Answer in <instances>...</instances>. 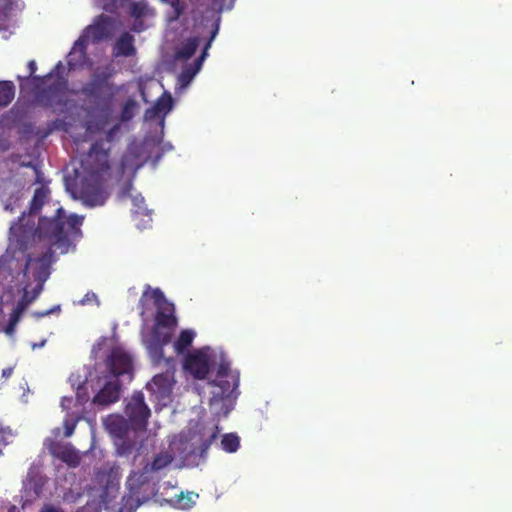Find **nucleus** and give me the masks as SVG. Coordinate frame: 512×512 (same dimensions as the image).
<instances>
[{"label": "nucleus", "instance_id": "obj_7", "mask_svg": "<svg viewBox=\"0 0 512 512\" xmlns=\"http://www.w3.org/2000/svg\"><path fill=\"white\" fill-rule=\"evenodd\" d=\"M81 93L93 99L95 104L101 106L102 111L109 113L117 88L108 81V75H96L82 87Z\"/></svg>", "mask_w": 512, "mask_h": 512}, {"label": "nucleus", "instance_id": "obj_17", "mask_svg": "<svg viewBox=\"0 0 512 512\" xmlns=\"http://www.w3.org/2000/svg\"><path fill=\"white\" fill-rule=\"evenodd\" d=\"M109 367L111 373L118 377L131 371L132 359L124 352L114 351L110 356Z\"/></svg>", "mask_w": 512, "mask_h": 512}, {"label": "nucleus", "instance_id": "obj_36", "mask_svg": "<svg viewBox=\"0 0 512 512\" xmlns=\"http://www.w3.org/2000/svg\"><path fill=\"white\" fill-rule=\"evenodd\" d=\"M131 13L133 16L140 18L144 14V6L134 3L131 7Z\"/></svg>", "mask_w": 512, "mask_h": 512}, {"label": "nucleus", "instance_id": "obj_1", "mask_svg": "<svg viewBox=\"0 0 512 512\" xmlns=\"http://www.w3.org/2000/svg\"><path fill=\"white\" fill-rule=\"evenodd\" d=\"M33 222L13 223L9 229V247L0 256V276L18 286L27 276L33 259L27 250L33 242Z\"/></svg>", "mask_w": 512, "mask_h": 512}, {"label": "nucleus", "instance_id": "obj_16", "mask_svg": "<svg viewBox=\"0 0 512 512\" xmlns=\"http://www.w3.org/2000/svg\"><path fill=\"white\" fill-rule=\"evenodd\" d=\"M49 450L52 455L70 467H77L80 464L81 457L70 444H54Z\"/></svg>", "mask_w": 512, "mask_h": 512}, {"label": "nucleus", "instance_id": "obj_42", "mask_svg": "<svg viewBox=\"0 0 512 512\" xmlns=\"http://www.w3.org/2000/svg\"><path fill=\"white\" fill-rule=\"evenodd\" d=\"M12 373H13V368H11V367H8V368H5L2 370V376L4 378L10 377L12 375Z\"/></svg>", "mask_w": 512, "mask_h": 512}, {"label": "nucleus", "instance_id": "obj_43", "mask_svg": "<svg viewBox=\"0 0 512 512\" xmlns=\"http://www.w3.org/2000/svg\"><path fill=\"white\" fill-rule=\"evenodd\" d=\"M132 30L135 31V32H141L143 30V23H142V21H140L139 24H135L132 27Z\"/></svg>", "mask_w": 512, "mask_h": 512}, {"label": "nucleus", "instance_id": "obj_11", "mask_svg": "<svg viewBox=\"0 0 512 512\" xmlns=\"http://www.w3.org/2000/svg\"><path fill=\"white\" fill-rule=\"evenodd\" d=\"M166 371L155 375L147 383L146 388L154 394L158 401L168 399L172 393L175 372V360L171 357L166 359Z\"/></svg>", "mask_w": 512, "mask_h": 512}, {"label": "nucleus", "instance_id": "obj_12", "mask_svg": "<svg viewBox=\"0 0 512 512\" xmlns=\"http://www.w3.org/2000/svg\"><path fill=\"white\" fill-rule=\"evenodd\" d=\"M183 366L195 379L203 380L210 371L209 357L199 350L195 351L185 357Z\"/></svg>", "mask_w": 512, "mask_h": 512}, {"label": "nucleus", "instance_id": "obj_3", "mask_svg": "<svg viewBox=\"0 0 512 512\" xmlns=\"http://www.w3.org/2000/svg\"><path fill=\"white\" fill-rule=\"evenodd\" d=\"M28 220L33 222V241L35 238L47 240L51 246H67L68 237L65 232V211L62 207L56 209V213L52 218L40 217L38 225L35 226V219L26 217L23 212L16 223H27Z\"/></svg>", "mask_w": 512, "mask_h": 512}, {"label": "nucleus", "instance_id": "obj_34", "mask_svg": "<svg viewBox=\"0 0 512 512\" xmlns=\"http://www.w3.org/2000/svg\"><path fill=\"white\" fill-rule=\"evenodd\" d=\"M91 31L95 39H102L107 36V28L102 24H97L91 27Z\"/></svg>", "mask_w": 512, "mask_h": 512}, {"label": "nucleus", "instance_id": "obj_6", "mask_svg": "<svg viewBox=\"0 0 512 512\" xmlns=\"http://www.w3.org/2000/svg\"><path fill=\"white\" fill-rule=\"evenodd\" d=\"M67 81L63 77H57L51 84L38 90L35 94L36 103L51 109L56 114H63L67 110Z\"/></svg>", "mask_w": 512, "mask_h": 512}, {"label": "nucleus", "instance_id": "obj_10", "mask_svg": "<svg viewBox=\"0 0 512 512\" xmlns=\"http://www.w3.org/2000/svg\"><path fill=\"white\" fill-rule=\"evenodd\" d=\"M106 430L120 443L118 445V453L120 455H128L134 449V443L127 441L129 431L132 430L130 421L121 415H110L105 420Z\"/></svg>", "mask_w": 512, "mask_h": 512}, {"label": "nucleus", "instance_id": "obj_22", "mask_svg": "<svg viewBox=\"0 0 512 512\" xmlns=\"http://www.w3.org/2000/svg\"><path fill=\"white\" fill-rule=\"evenodd\" d=\"M200 45L199 37H190L186 39L184 42L180 44V46L176 49L175 58L177 60H188L190 59L196 52L197 48Z\"/></svg>", "mask_w": 512, "mask_h": 512}, {"label": "nucleus", "instance_id": "obj_18", "mask_svg": "<svg viewBox=\"0 0 512 512\" xmlns=\"http://www.w3.org/2000/svg\"><path fill=\"white\" fill-rule=\"evenodd\" d=\"M53 254L54 252L51 248H49L45 253H43L38 258L33 260L37 266L35 278L38 282L37 284H42V288L44 287V282L48 279L50 275V266Z\"/></svg>", "mask_w": 512, "mask_h": 512}, {"label": "nucleus", "instance_id": "obj_29", "mask_svg": "<svg viewBox=\"0 0 512 512\" xmlns=\"http://www.w3.org/2000/svg\"><path fill=\"white\" fill-rule=\"evenodd\" d=\"M84 217L77 214L65 216V232L66 237L68 234H77L80 232V227L83 224Z\"/></svg>", "mask_w": 512, "mask_h": 512}, {"label": "nucleus", "instance_id": "obj_4", "mask_svg": "<svg viewBox=\"0 0 512 512\" xmlns=\"http://www.w3.org/2000/svg\"><path fill=\"white\" fill-rule=\"evenodd\" d=\"M217 379L211 384L214 387L212 396L209 399L210 407L222 403L223 406L231 404L238 396L239 372L233 371L230 362L221 361L217 369Z\"/></svg>", "mask_w": 512, "mask_h": 512}, {"label": "nucleus", "instance_id": "obj_9", "mask_svg": "<svg viewBox=\"0 0 512 512\" xmlns=\"http://www.w3.org/2000/svg\"><path fill=\"white\" fill-rule=\"evenodd\" d=\"M220 433V429L218 426H215L212 434L203 439L199 445H196L194 442L183 441L182 439L179 442V446L177 447V451L183 462L188 465H198L200 460H204L207 455V451L216 441Z\"/></svg>", "mask_w": 512, "mask_h": 512}, {"label": "nucleus", "instance_id": "obj_27", "mask_svg": "<svg viewBox=\"0 0 512 512\" xmlns=\"http://www.w3.org/2000/svg\"><path fill=\"white\" fill-rule=\"evenodd\" d=\"M15 97V86L12 81H0V108L7 107Z\"/></svg>", "mask_w": 512, "mask_h": 512}, {"label": "nucleus", "instance_id": "obj_33", "mask_svg": "<svg viewBox=\"0 0 512 512\" xmlns=\"http://www.w3.org/2000/svg\"><path fill=\"white\" fill-rule=\"evenodd\" d=\"M133 204L135 206V213L146 215L148 213V209L146 207H143L142 205L145 203V200L141 196H136L132 199Z\"/></svg>", "mask_w": 512, "mask_h": 512}, {"label": "nucleus", "instance_id": "obj_25", "mask_svg": "<svg viewBox=\"0 0 512 512\" xmlns=\"http://www.w3.org/2000/svg\"><path fill=\"white\" fill-rule=\"evenodd\" d=\"M195 336V332L191 329L182 330L173 345L176 353H185L188 350V348L192 345Z\"/></svg>", "mask_w": 512, "mask_h": 512}, {"label": "nucleus", "instance_id": "obj_8", "mask_svg": "<svg viewBox=\"0 0 512 512\" xmlns=\"http://www.w3.org/2000/svg\"><path fill=\"white\" fill-rule=\"evenodd\" d=\"M124 413L130 421L133 431H145L147 429L148 419L151 411L144 400L141 391H136L126 401Z\"/></svg>", "mask_w": 512, "mask_h": 512}, {"label": "nucleus", "instance_id": "obj_21", "mask_svg": "<svg viewBox=\"0 0 512 512\" xmlns=\"http://www.w3.org/2000/svg\"><path fill=\"white\" fill-rule=\"evenodd\" d=\"M50 191L47 187L41 186L34 191V195L29 204V210L26 217L35 219V215L41 210L47 199L49 198Z\"/></svg>", "mask_w": 512, "mask_h": 512}, {"label": "nucleus", "instance_id": "obj_24", "mask_svg": "<svg viewBox=\"0 0 512 512\" xmlns=\"http://www.w3.org/2000/svg\"><path fill=\"white\" fill-rule=\"evenodd\" d=\"M42 292V284H37L31 292L28 291L27 285L23 287V295L17 302L15 308L19 311L24 312L27 307L38 298Z\"/></svg>", "mask_w": 512, "mask_h": 512}, {"label": "nucleus", "instance_id": "obj_14", "mask_svg": "<svg viewBox=\"0 0 512 512\" xmlns=\"http://www.w3.org/2000/svg\"><path fill=\"white\" fill-rule=\"evenodd\" d=\"M121 385L118 379L107 382L104 387L94 396L93 403L107 406L115 403L120 398Z\"/></svg>", "mask_w": 512, "mask_h": 512}, {"label": "nucleus", "instance_id": "obj_2", "mask_svg": "<svg viewBox=\"0 0 512 512\" xmlns=\"http://www.w3.org/2000/svg\"><path fill=\"white\" fill-rule=\"evenodd\" d=\"M81 166L84 172L80 189L83 199L92 206L103 205L106 199L103 190L104 175L109 172L110 164L108 150L102 140L91 145Z\"/></svg>", "mask_w": 512, "mask_h": 512}, {"label": "nucleus", "instance_id": "obj_26", "mask_svg": "<svg viewBox=\"0 0 512 512\" xmlns=\"http://www.w3.org/2000/svg\"><path fill=\"white\" fill-rule=\"evenodd\" d=\"M163 3L170 6L171 10L166 13V20L169 24L179 20L185 11V4L180 0H161Z\"/></svg>", "mask_w": 512, "mask_h": 512}, {"label": "nucleus", "instance_id": "obj_49", "mask_svg": "<svg viewBox=\"0 0 512 512\" xmlns=\"http://www.w3.org/2000/svg\"><path fill=\"white\" fill-rule=\"evenodd\" d=\"M80 42H81V39L77 40L75 44L78 45V44H80Z\"/></svg>", "mask_w": 512, "mask_h": 512}, {"label": "nucleus", "instance_id": "obj_37", "mask_svg": "<svg viewBox=\"0 0 512 512\" xmlns=\"http://www.w3.org/2000/svg\"><path fill=\"white\" fill-rule=\"evenodd\" d=\"M24 312L17 310L16 308L13 309L9 321L12 322V325H17V323L20 321V318Z\"/></svg>", "mask_w": 512, "mask_h": 512}, {"label": "nucleus", "instance_id": "obj_30", "mask_svg": "<svg viewBox=\"0 0 512 512\" xmlns=\"http://www.w3.org/2000/svg\"><path fill=\"white\" fill-rule=\"evenodd\" d=\"M27 68L29 71V77H27V79L31 78L32 82L34 83V85L37 88H39L40 86L46 85L48 80H50L52 78L51 73L47 74L44 77L34 76V73L37 70V65H36L35 60H30L27 64Z\"/></svg>", "mask_w": 512, "mask_h": 512}, {"label": "nucleus", "instance_id": "obj_15", "mask_svg": "<svg viewBox=\"0 0 512 512\" xmlns=\"http://www.w3.org/2000/svg\"><path fill=\"white\" fill-rule=\"evenodd\" d=\"M218 33V25L215 26L213 31L211 32V37L209 41L206 43L201 55L190 65L186 66L180 74V80L183 83L190 82L194 76L200 71L202 64L207 56V51L211 46V42L215 38Z\"/></svg>", "mask_w": 512, "mask_h": 512}, {"label": "nucleus", "instance_id": "obj_20", "mask_svg": "<svg viewBox=\"0 0 512 512\" xmlns=\"http://www.w3.org/2000/svg\"><path fill=\"white\" fill-rule=\"evenodd\" d=\"M173 108V99L170 94L163 93L161 97L157 99L155 104L151 109L146 111V117L148 119H153L156 117H164L168 114Z\"/></svg>", "mask_w": 512, "mask_h": 512}, {"label": "nucleus", "instance_id": "obj_31", "mask_svg": "<svg viewBox=\"0 0 512 512\" xmlns=\"http://www.w3.org/2000/svg\"><path fill=\"white\" fill-rule=\"evenodd\" d=\"M135 107H136V102L133 99H128L122 107L121 114H120V120L122 122L131 120L134 116Z\"/></svg>", "mask_w": 512, "mask_h": 512}, {"label": "nucleus", "instance_id": "obj_32", "mask_svg": "<svg viewBox=\"0 0 512 512\" xmlns=\"http://www.w3.org/2000/svg\"><path fill=\"white\" fill-rule=\"evenodd\" d=\"M76 425H77V419L66 418L63 423L64 430H65L64 435L66 437L72 436V434L74 433V430L76 428Z\"/></svg>", "mask_w": 512, "mask_h": 512}, {"label": "nucleus", "instance_id": "obj_48", "mask_svg": "<svg viewBox=\"0 0 512 512\" xmlns=\"http://www.w3.org/2000/svg\"><path fill=\"white\" fill-rule=\"evenodd\" d=\"M183 498H184V497H183V494H181V495H180V499H179V501L181 502V501L183 500Z\"/></svg>", "mask_w": 512, "mask_h": 512}, {"label": "nucleus", "instance_id": "obj_41", "mask_svg": "<svg viewBox=\"0 0 512 512\" xmlns=\"http://www.w3.org/2000/svg\"><path fill=\"white\" fill-rule=\"evenodd\" d=\"M15 327L16 325H12V322L8 321V324L5 328V333L9 335L12 334L15 331Z\"/></svg>", "mask_w": 512, "mask_h": 512}, {"label": "nucleus", "instance_id": "obj_38", "mask_svg": "<svg viewBox=\"0 0 512 512\" xmlns=\"http://www.w3.org/2000/svg\"><path fill=\"white\" fill-rule=\"evenodd\" d=\"M40 512H63V510L59 507H56L54 505H51V504H45L42 509L40 510Z\"/></svg>", "mask_w": 512, "mask_h": 512}, {"label": "nucleus", "instance_id": "obj_47", "mask_svg": "<svg viewBox=\"0 0 512 512\" xmlns=\"http://www.w3.org/2000/svg\"><path fill=\"white\" fill-rule=\"evenodd\" d=\"M180 506H181L182 508H185V507H188V506H189V504H180Z\"/></svg>", "mask_w": 512, "mask_h": 512}, {"label": "nucleus", "instance_id": "obj_19", "mask_svg": "<svg viewBox=\"0 0 512 512\" xmlns=\"http://www.w3.org/2000/svg\"><path fill=\"white\" fill-rule=\"evenodd\" d=\"M135 54L134 37L130 33L124 32L115 43L113 55L115 57H131Z\"/></svg>", "mask_w": 512, "mask_h": 512}, {"label": "nucleus", "instance_id": "obj_39", "mask_svg": "<svg viewBox=\"0 0 512 512\" xmlns=\"http://www.w3.org/2000/svg\"><path fill=\"white\" fill-rule=\"evenodd\" d=\"M96 299H97V296H96V294H95V293H93V292H88V293L84 296V298L81 300V303H82V304H86V303H89V302H91V301H93V300H96Z\"/></svg>", "mask_w": 512, "mask_h": 512}, {"label": "nucleus", "instance_id": "obj_28", "mask_svg": "<svg viewBox=\"0 0 512 512\" xmlns=\"http://www.w3.org/2000/svg\"><path fill=\"white\" fill-rule=\"evenodd\" d=\"M240 447V438L236 433H227L222 436L221 448L227 453H235Z\"/></svg>", "mask_w": 512, "mask_h": 512}, {"label": "nucleus", "instance_id": "obj_44", "mask_svg": "<svg viewBox=\"0 0 512 512\" xmlns=\"http://www.w3.org/2000/svg\"><path fill=\"white\" fill-rule=\"evenodd\" d=\"M116 127L112 128L109 130V132L107 133V140L108 141H111L112 140V137H113V133L115 131Z\"/></svg>", "mask_w": 512, "mask_h": 512}, {"label": "nucleus", "instance_id": "obj_45", "mask_svg": "<svg viewBox=\"0 0 512 512\" xmlns=\"http://www.w3.org/2000/svg\"><path fill=\"white\" fill-rule=\"evenodd\" d=\"M51 313H52V310H47V311H44V312L36 313V315H37L38 317H44V316H47V315H49V314H51Z\"/></svg>", "mask_w": 512, "mask_h": 512}, {"label": "nucleus", "instance_id": "obj_40", "mask_svg": "<svg viewBox=\"0 0 512 512\" xmlns=\"http://www.w3.org/2000/svg\"><path fill=\"white\" fill-rule=\"evenodd\" d=\"M226 0H212V5L218 10H222Z\"/></svg>", "mask_w": 512, "mask_h": 512}, {"label": "nucleus", "instance_id": "obj_13", "mask_svg": "<svg viewBox=\"0 0 512 512\" xmlns=\"http://www.w3.org/2000/svg\"><path fill=\"white\" fill-rule=\"evenodd\" d=\"M151 334L152 338L147 343V349L153 363L155 365H159L162 361L166 363L167 358L164 357V347L171 342V332L152 330Z\"/></svg>", "mask_w": 512, "mask_h": 512}, {"label": "nucleus", "instance_id": "obj_35", "mask_svg": "<svg viewBox=\"0 0 512 512\" xmlns=\"http://www.w3.org/2000/svg\"><path fill=\"white\" fill-rule=\"evenodd\" d=\"M21 166L28 167L34 170L36 174L35 182L36 183H42L43 182V176L41 171L38 169L37 165H35L33 162H27L22 163Z\"/></svg>", "mask_w": 512, "mask_h": 512}, {"label": "nucleus", "instance_id": "obj_5", "mask_svg": "<svg viewBox=\"0 0 512 512\" xmlns=\"http://www.w3.org/2000/svg\"><path fill=\"white\" fill-rule=\"evenodd\" d=\"M144 297H149L156 308L155 323L152 330L163 332L162 329H165L172 333L178 325L174 304L166 299L164 293L159 288L152 289L149 285L146 286V290L142 295V298Z\"/></svg>", "mask_w": 512, "mask_h": 512}, {"label": "nucleus", "instance_id": "obj_46", "mask_svg": "<svg viewBox=\"0 0 512 512\" xmlns=\"http://www.w3.org/2000/svg\"><path fill=\"white\" fill-rule=\"evenodd\" d=\"M51 310H52V313L60 311V306H56V307L52 308Z\"/></svg>", "mask_w": 512, "mask_h": 512}, {"label": "nucleus", "instance_id": "obj_23", "mask_svg": "<svg viewBox=\"0 0 512 512\" xmlns=\"http://www.w3.org/2000/svg\"><path fill=\"white\" fill-rule=\"evenodd\" d=\"M173 456L168 452H161L155 455L153 461L151 463H147L143 467V474H148L151 472H158L165 467H167L172 461Z\"/></svg>", "mask_w": 512, "mask_h": 512}]
</instances>
